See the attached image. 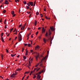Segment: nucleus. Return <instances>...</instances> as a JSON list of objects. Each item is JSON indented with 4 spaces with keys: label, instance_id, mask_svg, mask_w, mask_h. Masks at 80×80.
<instances>
[{
    "label": "nucleus",
    "instance_id": "nucleus-1",
    "mask_svg": "<svg viewBox=\"0 0 80 80\" xmlns=\"http://www.w3.org/2000/svg\"><path fill=\"white\" fill-rule=\"evenodd\" d=\"M45 37H47L48 40H49L51 41L50 42V43H52V37L50 36V35L49 36V37H48V32H47L46 33Z\"/></svg>",
    "mask_w": 80,
    "mask_h": 80
},
{
    "label": "nucleus",
    "instance_id": "nucleus-2",
    "mask_svg": "<svg viewBox=\"0 0 80 80\" xmlns=\"http://www.w3.org/2000/svg\"><path fill=\"white\" fill-rule=\"evenodd\" d=\"M20 33V32H19L18 34V41H22V35Z\"/></svg>",
    "mask_w": 80,
    "mask_h": 80
},
{
    "label": "nucleus",
    "instance_id": "nucleus-3",
    "mask_svg": "<svg viewBox=\"0 0 80 80\" xmlns=\"http://www.w3.org/2000/svg\"><path fill=\"white\" fill-rule=\"evenodd\" d=\"M16 75H17V73L16 72H15V73H13L11 75V78L14 77V76Z\"/></svg>",
    "mask_w": 80,
    "mask_h": 80
},
{
    "label": "nucleus",
    "instance_id": "nucleus-4",
    "mask_svg": "<svg viewBox=\"0 0 80 80\" xmlns=\"http://www.w3.org/2000/svg\"><path fill=\"white\" fill-rule=\"evenodd\" d=\"M14 13H15V12L13 11H11V14L13 15V17H15V16L16 15V14H14Z\"/></svg>",
    "mask_w": 80,
    "mask_h": 80
},
{
    "label": "nucleus",
    "instance_id": "nucleus-5",
    "mask_svg": "<svg viewBox=\"0 0 80 80\" xmlns=\"http://www.w3.org/2000/svg\"><path fill=\"white\" fill-rule=\"evenodd\" d=\"M29 4H30L31 6H33V2H29Z\"/></svg>",
    "mask_w": 80,
    "mask_h": 80
},
{
    "label": "nucleus",
    "instance_id": "nucleus-6",
    "mask_svg": "<svg viewBox=\"0 0 80 80\" xmlns=\"http://www.w3.org/2000/svg\"><path fill=\"white\" fill-rule=\"evenodd\" d=\"M42 33H43V32H45V28H44V27H43L42 30Z\"/></svg>",
    "mask_w": 80,
    "mask_h": 80
},
{
    "label": "nucleus",
    "instance_id": "nucleus-7",
    "mask_svg": "<svg viewBox=\"0 0 80 80\" xmlns=\"http://www.w3.org/2000/svg\"><path fill=\"white\" fill-rule=\"evenodd\" d=\"M45 70V69L44 68L43 70H42L41 71L39 72L38 73H39V74H41L42 72H43Z\"/></svg>",
    "mask_w": 80,
    "mask_h": 80
},
{
    "label": "nucleus",
    "instance_id": "nucleus-8",
    "mask_svg": "<svg viewBox=\"0 0 80 80\" xmlns=\"http://www.w3.org/2000/svg\"><path fill=\"white\" fill-rule=\"evenodd\" d=\"M48 32H49L48 35L49 36H50V35H51V34H52V32H51V31L50 30V29L49 30Z\"/></svg>",
    "mask_w": 80,
    "mask_h": 80
},
{
    "label": "nucleus",
    "instance_id": "nucleus-9",
    "mask_svg": "<svg viewBox=\"0 0 80 80\" xmlns=\"http://www.w3.org/2000/svg\"><path fill=\"white\" fill-rule=\"evenodd\" d=\"M40 74H39L37 75V79H38H38H40V77H41V76H40Z\"/></svg>",
    "mask_w": 80,
    "mask_h": 80
},
{
    "label": "nucleus",
    "instance_id": "nucleus-10",
    "mask_svg": "<svg viewBox=\"0 0 80 80\" xmlns=\"http://www.w3.org/2000/svg\"><path fill=\"white\" fill-rule=\"evenodd\" d=\"M50 29L52 30V31H54L55 29H54V28H53V27H52H52H50Z\"/></svg>",
    "mask_w": 80,
    "mask_h": 80
},
{
    "label": "nucleus",
    "instance_id": "nucleus-11",
    "mask_svg": "<svg viewBox=\"0 0 80 80\" xmlns=\"http://www.w3.org/2000/svg\"><path fill=\"white\" fill-rule=\"evenodd\" d=\"M5 4L6 5H7L8 4V1L6 0L5 1Z\"/></svg>",
    "mask_w": 80,
    "mask_h": 80
},
{
    "label": "nucleus",
    "instance_id": "nucleus-12",
    "mask_svg": "<svg viewBox=\"0 0 80 80\" xmlns=\"http://www.w3.org/2000/svg\"><path fill=\"white\" fill-rule=\"evenodd\" d=\"M39 57V54H38V55L35 56L36 60H37V58H38Z\"/></svg>",
    "mask_w": 80,
    "mask_h": 80
},
{
    "label": "nucleus",
    "instance_id": "nucleus-13",
    "mask_svg": "<svg viewBox=\"0 0 80 80\" xmlns=\"http://www.w3.org/2000/svg\"><path fill=\"white\" fill-rule=\"evenodd\" d=\"M37 68H34V71H31V73H33L35 72V70H37Z\"/></svg>",
    "mask_w": 80,
    "mask_h": 80
},
{
    "label": "nucleus",
    "instance_id": "nucleus-14",
    "mask_svg": "<svg viewBox=\"0 0 80 80\" xmlns=\"http://www.w3.org/2000/svg\"><path fill=\"white\" fill-rule=\"evenodd\" d=\"M40 48V47L39 46H37L35 47V49L37 50V48Z\"/></svg>",
    "mask_w": 80,
    "mask_h": 80
},
{
    "label": "nucleus",
    "instance_id": "nucleus-15",
    "mask_svg": "<svg viewBox=\"0 0 80 80\" xmlns=\"http://www.w3.org/2000/svg\"><path fill=\"white\" fill-rule=\"evenodd\" d=\"M47 41V40H46V39H45V38H43V42H44V43H46V42Z\"/></svg>",
    "mask_w": 80,
    "mask_h": 80
},
{
    "label": "nucleus",
    "instance_id": "nucleus-16",
    "mask_svg": "<svg viewBox=\"0 0 80 80\" xmlns=\"http://www.w3.org/2000/svg\"><path fill=\"white\" fill-rule=\"evenodd\" d=\"M1 38L2 42H4V40H3V37H1Z\"/></svg>",
    "mask_w": 80,
    "mask_h": 80
},
{
    "label": "nucleus",
    "instance_id": "nucleus-17",
    "mask_svg": "<svg viewBox=\"0 0 80 80\" xmlns=\"http://www.w3.org/2000/svg\"><path fill=\"white\" fill-rule=\"evenodd\" d=\"M45 18H46V19H48V20H50V18H49L47 17V16H45Z\"/></svg>",
    "mask_w": 80,
    "mask_h": 80
},
{
    "label": "nucleus",
    "instance_id": "nucleus-18",
    "mask_svg": "<svg viewBox=\"0 0 80 80\" xmlns=\"http://www.w3.org/2000/svg\"><path fill=\"white\" fill-rule=\"evenodd\" d=\"M35 26H36L37 25V21L36 20H35Z\"/></svg>",
    "mask_w": 80,
    "mask_h": 80
},
{
    "label": "nucleus",
    "instance_id": "nucleus-19",
    "mask_svg": "<svg viewBox=\"0 0 80 80\" xmlns=\"http://www.w3.org/2000/svg\"><path fill=\"white\" fill-rule=\"evenodd\" d=\"M17 71H20V70H22V69L20 68V69H18L17 70Z\"/></svg>",
    "mask_w": 80,
    "mask_h": 80
},
{
    "label": "nucleus",
    "instance_id": "nucleus-20",
    "mask_svg": "<svg viewBox=\"0 0 80 80\" xmlns=\"http://www.w3.org/2000/svg\"><path fill=\"white\" fill-rule=\"evenodd\" d=\"M28 51H26V55H28Z\"/></svg>",
    "mask_w": 80,
    "mask_h": 80
},
{
    "label": "nucleus",
    "instance_id": "nucleus-21",
    "mask_svg": "<svg viewBox=\"0 0 80 80\" xmlns=\"http://www.w3.org/2000/svg\"><path fill=\"white\" fill-rule=\"evenodd\" d=\"M1 37H2L3 36V33L2 32L1 35Z\"/></svg>",
    "mask_w": 80,
    "mask_h": 80
},
{
    "label": "nucleus",
    "instance_id": "nucleus-22",
    "mask_svg": "<svg viewBox=\"0 0 80 80\" xmlns=\"http://www.w3.org/2000/svg\"><path fill=\"white\" fill-rule=\"evenodd\" d=\"M31 46V44H28V47H30Z\"/></svg>",
    "mask_w": 80,
    "mask_h": 80
},
{
    "label": "nucleus",
    "instance_id": "nucleus-23",
    "mask_svg": "<svg viewBox=\"0 0 80 80\" xmlns=\"http://www.w3.org/2000/svg\"><path fill=\"white\" fill-rule=\"evenodd\" d=\"M23 3L24 4H27V2H26L25 1H23Z\"/></svg>",
    "mask_w": 80,
    "mask_h": 80
},
{
    "label": "nucleus",
    "instance_id": "nucleus-24",
    "mask_svg": "<svg viewBox=\"0 0 80 80\" xmlns=\"http://www.w3.org/2000/svg\"><path fill=\"white\" fill-rule=\"evenodd\" d=\"M22 28V30H23L24 28H25V26H23Z\"/></svg>",
    "mask_w": 80,
    "mask_h": 80
},
{
    "label": "nucleus",
    "instance_id": "nucleus-25",
    "mask_svg": "<svg viewBox=\"0 0 80 80\" xmlns=\"http://www.w3.org/2000/svg\"><path fill=\"white\" fill-rule=\"evenodd\" d=\"M26 8H27V9H28L29 8H30V7L28 6H26Z\"/></svg>",
    "mask_w": 80,
    "mask_h": 80
},
{
    "label": "nucleus",
    "instance_id": "nucleus-26",
    "mask_svg": "<svg viewBox=\"0 0 80 80\" xmlns=\"http://www.w3.org/2000/svg\"><path fill=\"white\" fill-rule=\"evenodd\" d=\"M36 15H39V13L38 12H37L36 13Z\"/></svg>",
    "mask_w": 80,
    "mask_h": 80
},
{
    "label": "nucleus",
    "instance_id": "nucleus-27",
    "mask_svg": "<svg viewBox=\"0 0 80 80\" xmlns=\"http://www.w3.org/2000/svg\"><path fill=\"white\" fill-rule=\"evenodd\" d=\"M3 13H5L6 12V10H4L3 11Z\"/></svg>",
    "mask_w": 80,
    "mask_h": 80
},
{
    "label": "nucleus",
    "instance_id": "nucleus-28",
    "mask_svg": "<svg viewBox=\"0 0 80 80\" xmlns=\"http://www.w3.org/2000/svg\"><path fill=\"white\" fill-rule=\"evenodd\" d=\"M40 67H43V66L42 65V64L41 63L40 65Z\"/></svg>",
    "mask_w": 80,
    "mask_h": 80
},
{
    "label": "nucleus",
    "instance_id": "nucleus-29",
    "mask_svg": "<svg viewBox=\"0 0 80 80\" xmlns=\"http://www.w3.org/2000/svg\"><path fill=\"white\" fill-rule=\"evenodd\" d=\"M40 64V63H38L35 66L36 67H37V66H38V65Z\"/></svg>",
    "mask_w": 80,
    "mask_h": 80
},
{
    "label": "nucleus",
    "instance_id": "nucleus-30",
    "mask_svg": "<svg viewBox=\"0 0 80 80\" xmlns=\"http://www.w3.org/2000/svg\"><path fill=\"white\" fill-rule=\"evenodd\" d=\"M23 58L24 59H26V58H27L26 57H25V56H23Z\"/></svg>",
    "mask_w": 80,
    "mask_h": 80
},
{
    "label": "nucleus",
    "instance_id": "nucleus-31",
    "mask_svg": "<svg viewBox=\"0 0 80 80\" xmlns=\"http://www.w3.org/2000/svg\"><path fill=\"white\" fill-rule=\"evenodd\" d=\"M3 55L2 54L1 55V58H2V60L3 59Z\"/></svg>",
    "mask_w": 80,
    "mask_h": 80
},
{
    "label": "nucleus",
    "instance_id": "nucleus-32",
    "mask_svg": "<svg viewBox=\"0 0 80 80\" xmlns=\"http://www.w3.org/2000/svg\"><path fill=\"white\" fill-rule=\"evenodd\" d=\"M36 75H34V77H33V78H34V79H35V78H36Z\"/></svg>",
    "mask_w": 80,
    "mask_h": 80
},
{
    "label": "nucleus",
    "instance_id": "nucleus-33",
    "mask_svg": "<svg viewBox=\"0 0 80 80\" xmlns=\"http://www.w3.org/2000/svg\"><path fill=\"white\" fill-rule=\"evenodd\" d=\"M11 57H15V55H13L12 54H11Z\"/></svg>",
    "mask_w": 80,
    "mask_h": 80
},
{
    "label": "nucleus",
    "instance_id": "nucleus-34",
    "mask_svg": "<svg viewBox=\"0 0 80 80\" xmlns=\"http://www.w3.org/2000/svg\"><path fill=\"white\" fill-rule=\"evenodd\" d=\"M29 73V72H25V73L24 74H25V73Z\"/></svg>",
    "mask_w": 80,
    "mask_h": 80
},
{
    "label": "nucleus",
    "instance_id": "nucleus-35",
    "mask_svg": "<svg viewBox=\"0 0 80 80\" xmlns=\"http://www.w3.org/2000/svg\"><path fill=\"white\" fill-rule=\"evenodd\" d=\"M6 52H7V53H8V50L7 49H6Z\"/></svg>",
    "mask_w": 80,
    "mask_h": 80
},
{
    "label": "nucleus",
    "instance_id": "nucleus-36",
    "mask_svg": "<svg viewBox=\"0 0 80 80\" xmlns=\"http://www.w3.org/2000/svg\"><path fill=\"white\" fill-rule=\"evenodd\" d=\"M25 46H27V45H28V44H26V43H24Z\"/></svg>",
    "mask_w": 80,
    "mask_h": 80
},
{
    "label": "nucleus",
    "instance_id": "nucleus-37",
    "mask_svg": "<svg viewBox=\"0 0 80 80\" xmlns=\"http://www.w3.org/2000/svg\"><path fill=\"white\" fill-rule=\"evenodd\" d=\"M16 30H17V29L15 28L14 30L13 31V32H15V31H16Z\"/></svg>",
    "mask_w": 80,
    "mask_h": 80
},
{
    "label": "nucleus",
    "instance_id": "nucleus-38",
    "mask_svg": "<svg viewBox=\"0 0 80 80\" xmlns=\"http://www.w3.org/2000/svg\"><path fill=\"white\" fill-rule=\"evenodd\" d=\"M41 28H41V27H39V28H38V30H40V29H41Z\"/></svg>",
    "mask_w": 80,
    "mask_h": 80
},
{
    "label": "nucleus",
    "instance_id": "nucleus-39",
    "mask_svg": "<svg viewBox=\"0 0 80 80\" xmlns=\"http://www.w3.org/2000/svg\"><path fill=\"white\" fill-rule=\"evenodd\" d=\"M35 3H36V2H34V6H35Z\"/></svg>",
    "mask_w": 80,
    "mask_h": 80
},
{
    "label": "nucleus",
    "instance_id": "nucleus-40",
    "mask_svg": "<svg viewBox=\"0 0 80 80\" xmlns=\"http://www.w3.org/2000/svg\"><path fill=\"white\" fill-rule=\"evenodd\" d=\"M31 34V33H30L29 34H28V37H29V35H30Z\"/></svg>",
    "mask_w": 80,
    "mask_h": 80
},
{
    "label": "nucleus",
    "instance_id": "nucleus-41",
    "mask_svg": "<svg viewBox=\"0 0 80 80\" xmlns=\"http://www.w3.org/2000/svg\"><path fill=\"white\" fill-rule=\"evenodd\" d=\"M40 69V68H39V69H38L37 70V72H38V70H39Z\"/></svg>",
    "mask_w": 80,
    "mask_h": 80
},
{
    "label": "nucleus",
    "instance_id": "nucleus-42",
    "mask_svg": "<svg viewBox=\"0 0 80 80\" xmlns=\"http://www.w3.org/2000/svg\"><path fill=\"white\" fill-rule=\"evenodd\" d=\"M13 30V28H12V29H10V31H12V30Z\"/></svg>",
    "mask_w": 80,
    "mask_h": 80
},
{
    "label": "nucleus",
    "instance_id": "nucleus-43",
    "mask_svg": "<svg viewBox=\"0 0 80 80\" xmlns=\"http://www.w3.org/2000/svg\"><path fill=\"white\" fill-rule=\"evenodd\" d=\"M38 32H37L36 33V35H37V34H38Z\"/></svg>",
    "mask_w": 80,
    "mask_h": 80
},
{
    "label": "nucleus",
    "instance_id": "nucleus-44",
    "mask_svg": "<svg viewBox=\"0 0 80 80\" xmlns=\"http://www.w3.org/2000/svg\"><path fill=\"white\" fill-rule=\"evenodd\" d=\"M30 51H31V52H32V53L33 52V50H30Z\"/></svg>",
    "mask_w": 80,
    "mask_h": 80
},
{
    "label": "nucleus",
    "instance_id": "nucleus-45",
    "mask_svg": "<svg viewBox=\"0 0 80 80\" xmlns=\"http://www.w3.org/2000/svg\"><path fill=\"white\" fill-rule=\"evenodd\" d=\"M30 61H29V66H31Z\"/></svg>",
    "mask_w": 80,
    "mask_h": 80
},
{
    "label": "nucleus",
    "instance_id": "nucleus-46",
    "mask_svg": "<svg viewBox=\"0 0 80 80\" xmlns=\"http://www.w3.org/2000/svg\"><path fill=\"white\" fill-rule=\"evenodd\" d=\"M21 27H22V24L20 25L19 26V28Z\"/></svg>",
    "mask_w": 80,
    "mask_h": 80
},
{
    "label": "nucleus",
    "instance_id": "nucleus-47",
    "mask_svg": "<svg viewBox=\"0 0 80 80\" xmlns=\"http://www.w3.org/2000/svg\"><path fill=\"white\" fill-rule=\"evenodd\" d=\"M2 19H1L0 20V22H1H1H2Z\"/></svg>",
    "mask_w": 80,
    "mask_h": 80
},
{
    "label": "nucleus",
    "instance_id": "nucleus-48",
    "mask_svg": "<svg viewBox=\"0 0 80 80\" xmlns=\"http://www.w3.org/2000/svg\"><path fill=\"white\" fill-rule=\"evenodd\" d=\"M40 15L41 16V17H43V15L42 14H41Z\"/></svg>",
    "mask_w": 80,
    "mask_h": 80
},
{
    "label": "nucleus",
    "instance_id": "nucleus-49",
    "mask_svg": "<svg viewBox=\"0 0 80 80\" xmlns=\"http://www.w3.org/2000/svg\"><path fill=\"white\" fill-rule=\"evenodd\" d=\"M3 1V0H1L0 1V3H2V2Z\"/></svg>",
    "mask_w": 80,
    "mask_h": 80
},
{
    "label": "nucleus",
    "instance_id": "nucleus-50",
    "mask_svg": "<svg viewBox=\"0 0 80 80\" xmlns=\"http://www.w3.org/2000/svg\"><path fill=\"white\" fill-rule=\"evenodd\" d=\"M5 29L7 28V25H6L5 26Z\"/></svg>",
    "mask_w": 80,
    "mask_h": 80
},
{
    "label": "nucleus",
    "instance_id": "nucleus-51",
    "mask_svg": "<svg viewBox=\"0 0 80 80\" xmlns=\"http://www.w3.org/2000/svg\"><path fill=\"white\" fill-rule=\"evenodd\" d=\"M24 50V48H22V50Z\"/></svg>",
    "mask_w": 80,
    "mask_h": 80
},
{
    "label": "nucleus",
    "instance_id": "nucleus-52",
    "mask_svg": "<svg viewBox=\"0 0 80 80\" xmlns=\"http://www.w3.org/2000/svg\"><path fill=\"white\" fill-rule=\"evenodd\" d=\"M20 57V55H18L17 56V57L18 58V57Z\"/></svg>",
    "mask_w": 80,
    "mask_h": 80
},
{
    "label": "nucleus",
    "instance_id": "nucleus-53",
    "mask_svg": "<svg viewBox=\"0 0 80 80\" xmlns=\"http://www.w3.org/2000/svg\"><path fill=\"white\" fill-rule=\"evenodd\" d=\"M32 60H33V58H32V59H31V62H32Z\"/></svg>",
    "mask_w": 80,
    "mask_h": 80
},
{
    "label": "nucleus",
    "instance_id": "nucleus-54",
    "mask_svg": "<svg viewBox=\"0 0 80 80\" xmlns=\"http://www.w3.org/2000/svg\"><path fill=\"white\" fill-rule=\"evenodd\" d=\"M29 4H30L29 3V2L27 3V5H28H28H29Z\"/></svg>",
    "mask_w": 80,
    "mask_h": 80
},
{
    "label": "nucleus",
    "instance_id": "nucleus-55",
    "mask_svg": "<svg viewBox=\"0 0 80 80\" xmlns=\"http://www.w3.org/2000/svg\"><path fill=\"white\" fill-rule=\"evenodd\" d=\"M39 38L40 39L41 38V36H39Z\"/></svg>",
    "mask_w": 80,
    "mask_h": 80
},
{
    "label": "nucleus",
    "instance_id": "nucleus-56",
    "mask_svg": "<svg viewBox=\"0 0 80 80\" xmlns=\"http://www.w3.org/2000/svg\"><path fill=\"white\" fill-rule=\"evenodd\" d=\"M28 30H30V28H28Z\"/></svg>",
    "mask_w": 80,
    "mask_h": 80
},
{
    "label": "nucleus",
    "instance_id": "nucleus-57",
    "mask_svg": "<svg viewBox=\"0 0 80 80\" xmlns=\"http://www.w3.org/2000/svg\"><path fill=\"white\" fill-rule=\"evenodd\" d=\"M17 31H16V32L15 33L16 35H17Z\"/></svg>",
    "mask_w": 80,
    "mask_h": 80
},
{
    "label": "nucleus",
    "instance_id": "nucleus-58",
    "mask_svg": "<svg viewBox=\"0 0 80 80\" xmlns=\"http://www.w3.org/2000/svg\"><path fill=\"white\" fill-rule=\"evenodd\" d=\"M33 35H31V38H33Z\"/></svg>",
    "mask_w": 80,
    "mask_h": 80
},
{
    "label": "nucleus",
    "instance_id": "nucleus-59",
    "mask_svg": "<svg viewBox=\"0 0 80 80\" xmlns=\"http://www.w3.org/2000/svg\"><path fill=\"white\" fill-rule=\"evenodd\" d=\"M17 37H16L15 38V40H16V39H17Z\"/></svg>",
    "mask_w": 80,
    "mask_h": 80
},
{
    "label": "nucleus",
    "instance_id": "nucleus-60",
    "mask_svg": "<svg viewBox=\"0 0 80 80\" xmlns=\"http://www.w3.org/2000/svg\"><path fill=\"white\" fill-rule=\"evenodd\" d=\"M28 77H29V76H28V77H27V79H28Z\"/></svg>",
    "mask_w": 80,
    "mask_h": 80
},
{
    "label": "nucleus",
    "instance_id": "nucleus-61",
    "mask_svg": "<svg viewBox=\"0 0 80 80\" xmlns=\"http://www.w3.org/2000/svg\"><path fill=\"white\" fill-rule=\"evenodd\" d=\"M42 61L41 60V61L39 63H42Z\"/></svg>",
    "mask_w": 80,
    "mask_h": 80
},
{
    "label": "nucleus",
    "instance_id": "nucleus-62",
    "mask_svg": "<svg viewBox=\"0 0 80 80\" xmlns=\"http://www.w3.org/2000/svg\"><path fill=\"white\" fill-rule=\"evenodd\" d=\"M15 2H17V0H15Z\"/></svg>",
    "mask_w": 80,
    "mask_h": 80
},
{
    "label": "nucleus",
    "instance_id": "nucleus-63",
    "mask_svg": "<svg viewBox=\"0 0 80 80\" xmlns=\"http://www.w3.org/2000/svg\"><path fill=\"white\" fill-rule=\"evenodd\" d=\"M2 5H1L0 6V8H2Z\"/></svg>",
    "mask_w": 80,
    "mask_h": 80
},
{
    "label": "nucleus",
    "instance_id": "nucleus-64",
    "mask_svg": "<svg viewBox=\"0 0 80 80\" xmlns=\"http://www.w3.org/2000/svg\"><path fill=\"white\" fill-rule=\"evenodd\" d=\"M6 80H9V79H6Z\"/></svg>",
    "mask_w": 80,
    "mask_h": 80
}]
</instances>
